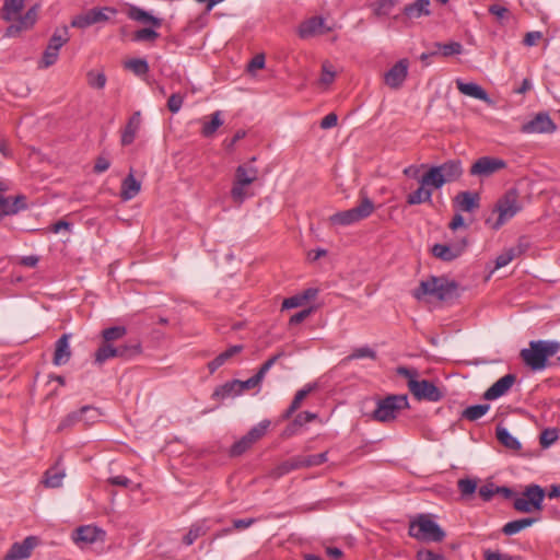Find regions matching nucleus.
<instances>
[{"instance_id": "obj_1", "label": "nucleus", "mask_w": 560, "mask_h": 560, "mask_svg": "<svg viewBox=\"0 0 560 560\" xmlns=\"http://www.w3.org/2000/svg\"><path fill=\"white\" fill-rule=\"evenodd\" d=\"M560 349V343L551 340L530 341L529 347L522 349L520 357L524 364L533 371H541L547 366L549 358Z\"/></svg>"}, {"instance_id": "obj_38", "label": "nucleus", "mask_w": 560, "mask_h": 560, "mask_svg": "<svg viewBox=\"0 0 560 560\" xmlns=\"http://www.w3.org/2000/svg\"><path fill=\"white\" fill-rule=\"evenodd\" d=\"M300 460H299V457L295 456V457H292L283 463H281L279 466H277L272 471H271V477L273 478H280L287 474H289L290 471L292 470H295V469H300Z\"/></svg>"}, {"instance_id": "obj_21", "label": "nucleus", "mask_w": 560, "mask_h": 560, "mask_svg": "<svg viewBox=\"0 0 560 560\" xmlns=\"http://www.w3.org/2000/svg\"><path fill=\"white\" fill-rule=\"evenodd\" d=\"M455 83H456L457 90L462 94L474 97L476 100L487 102V103L490 102L488 93L477 83H474V82L466 83V82L462 81L460 79H457L455 81Z\"/></svg>"}, {"instance_id": "obj_59", "label": "nucleus", "mask_w": 560, "mask_h": 560, "mask_svg": "<svg viewBox=\"0 0 560 560\" xmlns=\"http://www.w3.org/2000/svg\"><path fill=\"white\" fill-rule=\"evenodd\" d=\"M254 442L249 440V438L245 434L242 439L235 442L231 447L232 456H240L245 453L248 448L252 447Z\"/></svg>"}, {"instance_id": "obj_30", "label": "nucleus", "mask_w": 560, "mask_h": 560, "mask_svg": "<svg viewBox=\"0 0 560 560\" xmlns=\"http://www.w3.org/2000/svg\"><path fill=\"white\" fill-rule=\"evenodd\" d=\"M314 389V386L307 385L306 387L300 389L294 395L293 400L291 401L289 408L283 412L281 418L283 420H288L291 416L301 407L303 400L308 396V394Z\"/></svg>"}, {"instance_id": "obj_11", "label": "nucleus", "mask_w": 560, "mask_h": 560, "mask_svg": "<svg viewBox=\"0 0 560 560\" xmlns=\"http://www.w3.org/2000/svg\"><path fill=\"white\" fill-rule=\"evenodd\" d=\"M105 532L101 528L92 525H84L74 530L72 538L77 545L84 546L91 545L97 540H103Z\"/></svg>"}, {"instance_id": "obj_54", "label": "nucleus", "mask_w": 560, "mask_h": 560, "mask_svg": "<svg viewBox=\"0 0 560 560\" xmlns=\"http://www.w3.org/2000/svg\"><path fill=\"white\" fill-rule=\"evenodd\" d=\"M81 415H82L81 422H84L85 425H91V424L95 423L101 417L100 411L92 406L82 407Z\"/></svg>"}, {"instance_id": "obj_29", "label": "nucleus", "mask_w": 560, "mask_h": 560, "mask_svg": "<svg viewBox=\"0 0 560 560\" xmlns=\"http://www.w3.org/2000/svg\"><path fill=\"white\" fill-rule=\"evenodd\" d=\"M238 395H241V392H240L237 380H233V381L224 383L221 386H218L212 394V398L213 399H225L229 397H236Z\"/></svg>"}, {"instance_id": "obj_33", "label": "nucleus", "mask_w": 560, "mask_h": 560, "mask_svg": "<svg viewBox=\"0 0 560 560\" xmlns=\"http://www.w3.org/2000/svg\"><path fill=\"white\" fill-rule=\"evenodd\" d=\"M439 284V278L431 277L428 280L421 281L419 287L413 291V296L417 300H421L427 295H435L436 285Z\"/></svg>"}, {"instance_id": "obj_34", "label": "nucleus", "mask_w": 560, "mask_h": 560, "mask_svg": "<svg viewBox=\"0 0 560 560\" xmlns=\"http://www.w3.org/2000/svg\"><path fill=\"white\" fill-rule=\"evenodd\" d=\"M495 434H497V439L498 441L504 445L506 448L509 450H512V451H520L521 450V443L518 442V440L516 438H514L508 429L503 428V427H498L497 428V431H495Z\"/></svg>"}, {"instance_id": "obj_49", "label": "nucleus", "mask_w": 560, "mask_h": 560, "mask_svg": "<svg viewBox=\"0 0 560 560\" xmlns=\"http://www.w3.org/2000/svg\"><path fill=\"white\" fill-rule=\"evenodd\" d=\"M434 46L441 51L442 56L450 57L463 52V45L458 42L447 44L435 43Z\"/></svg>"}, {"instance_id": "obj_53", "label": "nucleus", "mask_w": 560, "mask_h": 560, "mask_svg": "<svg viewBox=\"0 0 560 560\" xmlns=\"http://www.w3.org/2000/svg\"><path fill=\"white\" fill-rule=\"evenodd\" d=\"M81 420H82L81 409L79 411L70 412L69 415H67L65 418L61 419V421L57 428V431L61 432L66 429H69L71 427H73L74 424L81 422Z\"/></svg>"}, {"instance_id": "obj_52", "label": "nucleus", "mask_w": 560, "mask_h": 560, "mask_svg": "<svg viewBox=\"0 0 560 560\" xmlns=\"http://www.w3.org/2000/svg\"><path fill=\"white\" fill-rule=\"evenodd\" d=\"M115 357H117L116 347H113L112 345L106 342L105 345L101 346L97 349V351L95 353V361L97 363H103L106 360H108L110 358H115Z\"/></svg>"}, {"instance_id": "obj_50", "label": "nucleus", "mask_w": 560, "mask_h": 560, "mask_svg": "<svg viewBox=\"0 0 560 560\" xmlns=\"http://www.w3.org/2000/svg\"><path fill=\"white\" fill-rule=\"evenodd\" d=\"M92 15V22L93 24L106 22L109 20V15L107 13H110L112 15L116 14V10L113 8H93L90 10Z\"/></svg>"}, {"instance_id": "obj_44", "label": "nucleus", "mask_w": 560, "mask_h": 560, "mask_svg": "<svg viewBox=\"0 0 560 560\" xmlns=\"http://www.w3.org/2000/svg\"><path fill=\"white\" fill-rule=\"evenodd\" d=\"M117 357L122 359H131L141 353L140 342H132L116 347Z\"/></svg>"}, {"instance_id": "obj_7", "label": "nucleus", "mask_w": 560, "mask_h": 560, "mask_svg": "<svg viewBox=\"0 0 560 560\" xmlns=\"http://www.w3.org/2000/svg\"><path fill=\"white\" fill-rule=\"evenodd\" d=\"M557 129L556 124L548 113L540 112L521 128L523 133H552Z\"/></svg>"}, {"instance_id": "obj_60", "label": "nucleus", "mask_w": 560, "mask_h": 560, "mask_svg": "<svg viewBox=\"0 0 560 560\" xmlns=\"http://www.w3.org/2000/svg\"><path fill=\"white\" fill-rule=\"evenodd\" d=\"M336 77V72L332 69V66L329 62H324L322 66V75L319 79V83L324 85H329L334 82Z\"/></svg>"}, {"instance_id": "obj_18", "label": "nucleus", "mask_w": 560, "mask_h": 560, "mask_svg": "<svg viewBox=\"0 0 560 560\" xmlns=\"http://www.w3.org/2000/svg\"><path fill=\"white\" fill-rule=\"evenodd\" d=\"M444 184L453 183L457 180L463 174L462 162L459 160H448L441 165H436Z\"/></svg>"}, {"instance_id": "obj_62", "label": "nucleus", "mask_w": 560, "mask_h": 560, "mask_svg": "<svg viewBox=\"0 0 560 560\" xmlns=\"http://www.w3.org/2000/svg\"><path fill=\"white\" fill-rule=\"evenodd\" d=\"M37 19V7L34 5L30 8L26 13L19 19V22L23 25L25 30L32 27Z\"/></svg>"}, {"instance_id": "obj_2", "label": "nucleus", "mask_w": 560, "mask_h": 560, "mask_svg": "<svg viewBox=\"0 0 560 560\" xmlns=\"http://www.w3.org/2000/svg\"><path fill=\"white\" fill-rule=\"evenodd\" d=\"M409 536L420 541L441 542L446 534L430 514H419L410 521Z\"/></svg>"}, {"instance_id": "obj_47", "label": "nucleus", "mask_w": 560, "mask_h": 560, "mask_svg": "<svg viewBox=\"0 0 560 560\" xmlns=\"http://www.w3.org/2000/svg\"><path fill=\"white\" fill-rule=\"evenodd\" d=\"M125 67L132 71L136 75H144L149 72V65L145 59L135 58L125 63Z\"/></svg>"}, {"instance_id": "obj_23", "label": "nucleus", "mask_w": 560, "mask_h": 560, "mask_svg": "<svg viewBox=\"0 0 560 560\" xmlns=\"http://www.w3.org/2000/svg\"><path fill=\"white\" fill-rule=\"evenodd\" d=\"M141 189V183L136 179L132 173H129L121 183L120 197L124 200L135 198Z\"/></svg>"}, {"instance_id": "obj_51", "label": "nucleus", "mask_w": 560, "mask_h": 560, "mask_svg": "<svg viewBox=\"0 0 560 560\" xmlns=\"http://www.w3.org/2000/svg\"><path fill=\"white\" fill-rule=\"evenodd\" d=\"M88 84L91 88L102 90L105 88L106 84V75L104 72H96L94 70H91L86 73Z\"/></svg>"}, {"instance_id": "obj_4", "label": "nucleus", "mask_w": 560, "mask_h": 560, "mask_svg": "<svg viewBox=\"0 0 560 560\" xmlns=\"http://www.w3.org/2000/svg\"><path fill=\"white\" fill-rule=\"evenodd\" d=\"M408 407L409 404L406 395H389L377 401L371 419L383 423L392 422L401 410Z\"/></svg>"}, {"instance_id": "obj_13", "label": "nucleus", "mask_w": 560, "mask_h": 560, "mask_svg": "<svg viewBox=\"0 0 560 560\" xmlns=\"http://www.w3.org/2000/svg\"><path fill=\"white\" fill-rule=\"evenodd\" d=\"M37 546V538L26 537L22 542H15L7 553L4 560H21L31 556L32 550Z\"/></svg>"}, {"instance_id": "obj_31", "label": "nucleus", "mask_w": 560, "mask_h": 560, "mask_svg": "<svg viewBox=\"0 0 560 560\" xmlns=\"http://www.w3.org/2000/svg\"><path fill=\"white\" fill-rule=\"evenodd\" d=\"M536 521L537 520L534 517H525V518L511 521L502 527V533L508 536L515 535V534L520 533L521 530L532 526L534 523H536Z\"/></svg>"}, {"instance_id": "obj_27", "label": "nucleus", "mask_w": 560, "mask_h": 560, "mask_svg": "<svg viewBox=\"0 0 560 560\" xmlns=\"http://www.w3.org/2000/svg\"><path fill=\"white\" fill-rule=\"evenodd\" d=\"M444 178L438 168V166H431L429 170L421 176L419 183L427 186L429 189L435 188L439 189L444 185Z\"/></svg>"}, {"instance_id": "obj_12", "label": "nucleus", "mask_w": 560, "mask_h": 560, "mask_svg": "<svg viewBox=\"0 0 560 560\" xmlns=\"http://www.w3.org/2000/svg\"><path fill=\"white\" fill-rule=\"evenodd\" d=\"M331 27L326 26L325 19L322 16H313L304 21L299 27L301 38H307L315 35L329 33Z\"/></svg>"}, {"instance_id": "obj_36", "label": "nucleus", "mask_w": 560, "mask_h": 560, "mask_svg": "<svg viewBox=\"0 0 560 560\" xmlns=\"http://www.w3.org/2000/svg\"><path fill=\"white\" fill-rule=\"evenodd\" d=\"M420 186L412 192L407 196V203L410 206L420 205L422 202L429 201L432 196L431 189L427 186L419 183Z\"/></svg>"}, {"instance_id": "obj_48", "label": "nucleus", "mask_w": 560, "mask_h": 560, "mask_svg": "<svg viewBox=\"0 0 560 560\" xmlns=\"http://www.w3.org/2000/svg\"><path fill=\"white\" fill-rule=\"evenodd\" d=\"M252 195H253V192L249 190L248 185H241L236 182L233 183V187L231 189V196L235 202L241 203L246 198L250 197Z\"/></svg>"}, {"instance_id": "obj_26", "label": "nucleus", "mask_w": 560, "mask_h": 560, "mask_svg": "<svg viewBox=\"0 0 560 560\" xmlns=\"http://www.w3.org/2000/svg\"><path fill=\"white\" fill-rule=\"evenodd\" d=\"M210 529V527L207 525V521L206 520H200V521H197L196 523H194L187 534L183 537V542L186 545V546H190L192 545L199 537H202L205 536L208 530Z\"/></svg>"}, {"instance_id": "obj_45", "label": "nucleus", "mask_w": 560, "mask_h": 560, "mask_svg": "<svg viewBox=\"0 0 560 560\" xmlns=\"http://www.w3.org/2000/svg\"><path fill=\"white\" fill-rule=\"evenodd\" d=\"M498 213L497 218L493 219L492 215L486 218V224L492 229V230H498L500 229L503 224H505L510 219L513 218V215L516 213V212H492V214H495Z\"/></svg>"}, {"instance_id": "obj_61", "label": "nucleus", "mask_w": 560, "mask_h": 560, "mask_svg": "<svg viewBox=\"0 0 560 560\" xmlns=\"http://www.w3.org/2000/svg\"><path fill=\"white\" fill-rule=\"evenodd\" d=\"M457 486L464 497L471 495L477 489V482L469 478L459 479Z\"/></svg>"}, {"instance_id": "obj_32", "label": "nucleus", "mask_w": 560, "mask_h": 560, "mask_svg": "<svg viewBox=\"0 0 560 560\" xmlns=\"http://www.w3.org/2000/svg\"><path fill=\"white\" fill-rule=\"evenodd\" d=\"M25 0H4L1 16L10 22L22 11Z\"/></svg>"}, {"instance_id": "obj_56", "label": "nucleus", "mask_w": 560, "mask_h": 560, "mask_svg": "<svg viewBox=\"0 0 560 560\" xmlns=\"http://www.w3.org/2000/svg\"><path fill=\"white\" fill-rule=\"evenodd\" d=\"M127 332L124 326H114L103 330L102 336L106 342L122 338Z\"/></svg>"}, {"instance_id": "obj_42", "label": "nucleus", "mask_w": 560, "mask_h": 560, "mask_svg": "<svg viewBox=\"0 0 560 560\" xmlns=\"http://www.w3.org/2000/svg\"><path fill=\"white\" fill-rule=\"evenodd\" d=\"M301 468H307L318 466L327 462V452L313 454V455H300L298 456Z\"/></svg>"}, {"instance_id": "obj_8", "label": "nucleus", "mask_w": 560, "mask_h": 560, "mask_svg": "<svg viewBox=\"0 0 560 560\" xmlns=\"http://www.w3.org/2000/svg\"><path fill=\"white\" fill-rule=\"evenodd\" d=\"M505 162L501 159L482 156L478 159L470 167V175L488 177L505 167Z\"/></svg>"}, {"instance_id": "obj_16", "label": "nucleus", "mask_w": 560, "mask_h": 560, "mask_svg": "<svg viewBox=\"0 0 560 560\" xmlns=\"http://www.w3.org/2000/svg\"><path fill=\"white\" fill-rule=\"evenodd\" d=\"M141 122V113L137 110L130 116L121 132L122 145H129L135 141L137 133L140 130Z\"/></svg>"}, {"instance_id": "obj_28", "label": "nucleus", "mask_w": 560, "mask_h": 560, "mask_svg": "<svg viewBox=\"0 0 560 560\" xmlns=\"http://www.w3.org/2000/svg\"><path fill=\"white\" fill-rule=\"evenodd\" d=\"M243 350V346L235 345L230 347L228 350L220 353L212 361L208 363V369L210 373L215 372L220 366H222L228 360H230L235 354L240 353Z\"/></svg>"}, {"instance_id": "obj_58", "label": "nucleus", "mask_w": 560, "mask_h": 560, "mask_svg": "<svg viewBox=\"0 0 560 560\" xmlns=\"http://www.w3.org/2000/svg\"><path fill=\"white\" fill-rule=\"evenodd\" d=\"M270 425V421L264 420L254 428L249 430V432L246 434L249 440L254 443H256L258 440H260L267 432L268 427Z\"/></svg>"}, {"instance_id": "obj_57", "label": "nucleus", "mask_w": 560, "mask_h": 560, "mask_svg": "<svg viewBox=\"0 0 560 560\" xmlns=\"http://www.w3.org/2000/svg\"><path fill=\"white\" fill-rule=\"evenodd\" d=\"M362 358H370V359H373L375 360L376 359V352L371 349L370 347H361V348H357L353 350V352L351 354H349L347 358H345V362H349V361H352V360H357V359H362Z\"/></svg>"}, {"instance_id": "obj_35", "label": "nucleus", "mask_w": 560, "mask_h": 560, "mask_svg": "<svg viewBox=\"0 0 560 560\" xmlns=\"http://www.w3.org/2000/svg\"><path fill=\"white\" fill-rule=\"evenodd\" d=\"M222 125L223 120L221 118V112L217 110L211 114L209 121H203L201 135L205 138H211Z\"/></svg>"}, {"instance_id": "obj_64", "label": "nucleus", "mask_w": 560, "mask_h": 560, "mask_svg": "<svg viewBox=\"0 0 560 560\" xmlns=\"http://www.w3.org/2000/svg\"><path fill=\"white\" fill-rule=\"evenodd\" d=\"M416 558L417 560H446L443 555L436 553L430 549L418 550Z\"/></svg>"}, {"instance_id": "obj_39", "label": "nucleus", "mask_w": 560, "mask_h": 560, "mask_svg": "<svg viewBox=\"0 0 560 560\" xmlns=\"http://www.w3.org/2000/svg\"><path fill=\"white\" fill-rule=\"evenodd\" d=\"M65 476L63 470L52 467L45 472V479L43 482L47 488H58L62 485Z\"/></svg>"}, {"instance_id": "obj_40", "label": "nucleus", "mask_w": 560, "mask_h": 560, "mask_svg": "<svg viewBox=\"0 0 560 560\" xmlns=\"http://www.w3.org/2000/svg\"><path fill=\"white\" fill-rule=\"evenodd\" d=\"M490 409L488 404L469 406L462 412V417L469 421H476L483 417Z\"/></svg>"}, {"instance_id": "obj_15", "label": "nucleus", "mask_w": 560, "mask_h": 560, "mask_svg": "<svg viewBox=\"0 0 560 560\" xmlns=\"http://www.w3.org/2000/svg\"><path fill=\"white\" fill-rule=\"evenodd\" d=\"M370 213L371 212H336L329 217L328 223L331 228L338 230L339 228L351 225L368 218Z\"/></svg>"}, {"instance_id": "obj_14", "label": "nucleus", "mask_w": 560, "mask_h": 560, "mask_svg": "<svg viewBox=\"0 0 560 560\" xmlns=\"http://www.w3.org/2000/svg\"><path fill=\"white\" fill-rule=\"evenodd\" d=\"M524 207V198L515 188H511L497 200L493 210H521Z\"/></svg>"}, {"instance_id": "obj_5", "label": "nucleus", "mask_w": 560, "mask_h": 560, "mask_svg": "<svg viewBox=\"0 0 560 560\" xmlns=\"http://www.w3.org/2000/svg\"><path fill=\"white\" fill-rule=\"evenodd\" d=\"M544 498L545 491L540 486L529 485L525 488L522 497L515 498L513 508L521 513L540 511Z\"/></svg>"}, {"instance_id": "obj_19", "label": "nucleus", "mask_w": 560, "mask_h": 560, "mask_svg": "<svg viewBox=\"0 0 560 560\" xmlns=\"http://www.w3.org/2000/svg\"><path fill=\"white\" fill-rule=\"evenodd\" d=\"M402 14L408 20H416L420 19L421 16H429L431 14L430 0H416L412 3L405 5Z\"/></svg>"}, {"instance_id": "obj_41", "label": "nucleus", "mask_w": 560, "mask_h": 560, "mask_svg": "<svg viewBox=\"0 0 560 560\" xmlns=\"http://www.w3.org/2000/svg\"><path fill=\"white\" fill-rule=\"evenodd\" d=\"M317 418V415L311 411H302L296 415L292 423L287 428L289 434H293L296 428L303 427Z\"/></svg>"}, {"instance_id": "obj_6", "label": "nucleus", "mask_w": 560, "mask_h": 560, "mask_svg": "<svg viewBox=\"0 0 560 560\" xmlns=\"http://www.w3.org/2000/svg\"><path fill=\"white\" fill-rule=\"evenodd\" d=\"M70 39L67 26L57 28L51 35L49 43L43 54L40 67L48 68L56 63L60 48Z\"/></svg>"}, {"instance_id": "obj_46", "label": "nucleus", "mask_w": 560, "mask_h": 560, "mask_svg": "<svg viewBox=\"0 0 560 560\" xmlns=\"http://www.w3.org/2000/svg\"><path fill=\"white\" fill-rule=\"evenodd\" d=\"M397 3L398 0H377L372 4L374 14L377 16H386Z\"/></svg>"}, {"instance_id": "obj_25", "label": "nucleus", "mask_w": 560, "mask_h": 560, "mask_svg": "<svg viewBox=\"0 0 560 560\" xmlns=\"http://www.w3.org/2000/svg\"><path fill=\"white\" fill-rule=\"evenodd\" d=\"M258 178V170L252 165H240L235 171L234 182L241 185H250Z\"/></svg>"}, {"instance_id": "obj_9", "label": "nucleus", "mask_w": 560, "mask_h": 560, "mask_svg": "<svg viewBox=\"0 0 560 560\" xmlns=\"http://www.w3.org/2000/svg\"><path fill=\"white\" fill-rule=\"evenodd\" d=\"M409 62L407 59H400L388 71L384 73V83L393 89H399L408 75Z\"/></svg>"}, {"instance_id": "obj_24", "label": "nucleus", "mask_w": 560, "mask_h": 560, "mask_svg": "<svg viewBox=\"0 0 560 560\" xmlns=\"http://www.w3.org/2000/svg\"><path fill=\"white\" fill-rule=\"evenodd\" d=\"M479 195L472 191H462L454 199L459 210H474L479 208Z\"/></svg>"}, {"instance_id": "obj_43", "label": "nucleus", "mask_w": 560, "mask_h": 560, "mask_svg": "<svg viewBox=\"0 0 560 560\" xmlns=\"http://www.w3.org/2000/svg\"><path fill=\"white\" fill-rule=\"evenodd\" d=\"M457 289V284L455 282H448L439 278V284L435 290V298L443 301L447 299L450 295L454 293Z\"/></svg>"}, {"instance_id": "obj_22", "label": "nucleus", "mask_w": 560, "mask_h": 560, "mask_svg": "<svg viewBox=\"0 0 560 560\" xmlns=\"http://www.w3.org/2000/svg\"><path fill=\"white\" fill-rule=\"evenodd\" d=\"M127 14H128V18L133 21H138V22L145 23V24H151L154 27H160L162 25L161 19L153 16L148 11H145L139 7H136V5H131L129 8Z\"/></svg>"}, {"instance_id": "obj_10", "label": "nucleus", "mask_w": 560, "mask_h": 560, "mask_svg": "<svg viewBox=\"0 0 560 560\" xmlns=\"http://www.w3.org/2000/svg\"><path fill=\"white\" fill-rule=\"evenodd\" d=\"M516 382V375L509 373L504 376L500 377L497 382H494L482 395L486 400H495L505 394L512 388V386Z\"/></svg>"}, {"instance_id": "obj_3", "label": "nucleus", "mask_w": 560, "mask_h": 560, "mask_svg": "<svg viewBox=\"0 0 560 560\" xmlns=\"http://www.w3.org/2000/svg\"><path fill=\"white\" fill-rule=\"evenodd\" d=\"M397 373L407 378L408 388L417 399L435 402L442 398L441 390L432 382L427 380H417V370L399 366L397 369Z\"/></svg>"}, {"instance_id": "obj_17", "label": "nucleus", "mask_w": 560, "mask_h": 560, "mask_svg": "<svg viewBox=\"0 0 560 560\" xmlns=\"http://www.w3.org/2000/svg\"><path fill=\"white\" fill-rule=\"evenodd\" d=\"M71 335L63 334L55 345V352L52 362L55 365H62L69 362L71 358V349L69 346V339Z\"/></svg>"}, {"instance_id": "obj_37", "label": "nucleus", "mask_w": 560, "mask_h": 560, "mask_svg": "<svg viewBox=\"0 0 560 560\" xmlns=\"http://www.w3.org/2000/svg\"><path fill=\"white\" fill-rule=\"evenodd\" d=\"M10 207H12L11 210H25L27 208L26 197L18 195L14 198H10L0 195V209L7 210Z\"/></svg>"}, {"instance_id": "obj_63", "label": "nucleus", "mask_w": 560, "mask_h": 560, "mask_svg": "<svg viewBox=\"0 0 560 560\" xmlns=\"http://www.w3.org/2000/svg\"><path fill=\"white\" fill-rule=\"evenodd\" d=\"M91 25H93V22H92V15H91L90 10L83 14L77 15L71 21V26L77 27V28H86Z\"/></svg>"}, {"instance_id": "obj_55", "label": "nucleus", "mask_w": 560, "mask_h": 560, "mask_svg": "<svg viewBox=\"0 0 560 560\" xmlns=\"http://www.w3.org/2000/svg\"><path fill=\"white\" fill-rule=\"evenodd\" d=\"M160 34L153 28H141L133 33L132 39L135 42H154Z\"/></svg>"}, {"instance_id": "obj_20", "label": "nucleus", "mask_w": 560, "mask_h": 560, "mask_svg": "<svg viewBox=\"0 0 560 560\" xmlns=\"http://www.w3.org/2000/svg\"><path fill=\"white\" fill-rule=\"evenodd\" d=\"M465 245H445V244H435L432 247V254L434 257L443 260V261H452L459 257L464 250Z\"/></svg>"}]
</instances>
